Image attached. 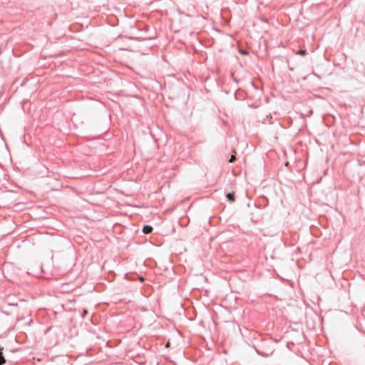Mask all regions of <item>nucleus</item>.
<instances>
[{"mask_svg":"<svg viewBox=\"0 0 365 365\" xmlns=\"http://www.w3.org/2000/svg\"><path fill=\"white\" fill-rule=\"evenodd\" d=\"M143 28L140 29L139 35L133 37V39L138 41H148L155 38V32H150V27L147 25H143Z\"/></svg>","mask_w":365,"mask_h":365,"instance_id":"1","label":"nucleus"},{"mask_svg":"<svg viewBox=\"0 0 365 365\" xmlns=\"http://www.w3.org/2000/svg\"><path fill=\"white\" fill-rule=\"evenodd\" d=\"M226 197L227 198L232 202H235V194L234 192H231V193H227L226 195Z\"/></svg>","mask_w":365,"mask_h":365,"instance_id":"2","label":"nucleus"},{"mask_svg":"<svg viewBox=\"0 0 365 365\" xmlns=\"http://www.w3.org/2000/svg\"><path fill=\"white\" fill-rule=\"evenodd\" d=\"M6 362V360L3 356L2 352L0 351V365H3Z\"/></svg>","mask_w":365,"mask_h":365,"instance_id":"3","label":"nucleus"},{"mask_svg":"<svg viewBox=\"0 0 365 365\" xmlns=\"http://www.w3.org/2000/svg\"><path fill=\"white\" fill-rule=\"evenodd\" d=\"M235 153H236V152L233 151V154L232 155V156L229 160L230 163H233L235 160Z\"/></svg>","mask_w":365,"mask_h":365,"instance_id":"4","label":"nucleus"},{"mask_svg":"<svg viewBox=\"0 0 365 365\" xmlns=\"http://www.w3.org/2000/svg\"><path fill=\"white\" fill-rule=\"evenodd\" d=\"M297 54H299V55H305L306 54V51L305 50H299L297 51Z\"/></svg>","mask_w":365,"mask_h":365,"instance_id":"5","label":"nucleus"},{"mask_svg":"<svg viewBox=\"0 0 365 365\" xmlns=\"http://www.w3.org/2000/svg\"><path fill=\"white\" fill-rule=\"evenodd\" d=\"M143 230V234H149L153 231V230Z\"/></svg>","mask_w":365,"mask_h":365,"instance_id":"6","label":"nucleus"},{"mask_svg":"<svg viewBox=\"0 0 365 365\" xmlns=\"http://www.w3.org/2000/svg\"><path fill=\"white\" fill-rule=\"evenodd\" d=\"M143 228H146V230H148V228H153V227L149 225H143Z\"/></svg>","mask_w":365,"mask_h":365,"instance_id":"7","label":"nucleus"},{"mask_svg":"<svg viewBox=\"0 0 365 365\" xmlns=\"http://www.w3.org/2000/svg\"><path fill=\"white\" fill-rule=\"evenodd\" d=\"M143 228H146V230H148V228H153V227L149 225H143Z\"/></svg>","mask_w":365,"mask_h":365,"instance_id":"8","label":"nucleus"},{"mask_svg":"<svg viewBox=\"0 0 365 365\" xmlns=\"http://www.w3.org/2000/svg\"><path fill=\"white\" fill-rule=\"evenodd\" d=\"M240 52L243 54V55H246L247 54V51H240Z\"/></svg>","mask_w":365,"mask_h":365,"instance_id":"9","label":"nucleus"}]
</instances>
